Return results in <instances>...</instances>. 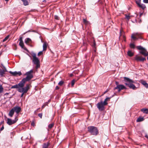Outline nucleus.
I'll use <instances>...</instances> for the list:
<instances>
[{
	"instance_id": "nucleus-1",
	"label": "nucleus",
	"mask_w": 148,
	"mask_h": 148,
	"mask_svg": "<svg viewBox=\"0 0 148 148\" xmlns=\"http://www.w3.org/2000/svg\"><path fill=\"white\" fill-rule=\"evenodd\" d=\"M33 72V69L28 71L25 74L26 75V77L23 78L21 81L18 84L12 86L11 88H22L23 87L25 84L27 82L29 81L33 78V75L32 73Z\"/></svg>"
},
{
	"instance_id": "nucleus-2",
	"label": "nucleus",
	"mask_w": 148,
	"mask_h": 148,
	"mask_svg": "<svg viewBox=\"0 0 148 148\" xmlns=\"http://www.w3.org/2000/svg\"><path fill=\"white\" fill-rule=\"evenodd\" d=\"M124 81L127 82L125 83V84L128 86L130 88H131L133 90H135L136 88L135 86L133 84L135 83V82L132 79L126 77H124Z\"/></svg>"
},
{
	"instance_id": "nucleus-3",
	"label": "nucleus",
	"mask_w": 148,
	"mask_h": 148,
	"mask_svg": "<svg viewBox=\"0 0 148 148\" xmlns=\"http://www.w3.org/2000/svg\"><path fill=\"white\" fill-rule=\"evenodd\" d=\"M30 88V85L27 84L26 85V86L22 88H19L18 89V91L20 92H22L21 97H22L24 93H27L28 90Z\"/></svg>"
},
{
	"instance_id": "nucleus-4",
	"label": "nucleus",
	"mask_w": 148,
	"mask_h": 148,
	"mask_svg": "<svg viewBox=\"0 0 148 148\" xmlns=\"http://www.w3.org/2000/svg\"><path fill=\"white\" fill-rule=\"evenodd\" d=\"M88 129V132L92 135H97L98 133V131L96 127L93 126H89Z\"/></svg>"
},
{
	"instance_id": "nucleus-5",
	"label": "nucleus",
	"mask_w": 148,
	"mask_h": 148,
	"mask_svg": "<svg viewBox=\"0 0 148 148\" xmlns=\"http://www.w3.org/2000/svg\"><path fill=\"white\" fill-rule=\"evenodd\" d=\"M136 48L138 50H141L139 52L140 53L145 56H148V52L145 49L141 46H137Z\"/></svg>"
},
{
	"instance_id": "nucleus-6",
	"label": "nucleus",
	"mask_w": 148,
	"mask_h": 148,
	"mask_svg": "<svg viewBox=\"0 0 148 148\" xmlns=\"http://www.w3.org/2000/svg\"><path fill=\"white\" fill-rule=\"evenodd\" d=\"M18 119L17 116H16L15 117L14 120H12L11 119L8 118L7 119V123L9 125H10L15 123L17 122Z\"/></svg>"
},
{
	"instance_id": "nucleus-7",
	"label": "nucleus",
	"mask_w": 148,
	"mask_h": 148,
	"mask_svg": "<svg viewBox=\"0 0 148 148\" xmlns=\"http://www.w3.org/2000/svg\"><path fill=\"white\" fill-rule=\"evenodd\" d=\"M104 105L103 103V101H101L100 102H98V103L97 104V108L99 111H103L105 109Z\"/></svg>"
},
{
	"instance_id": "nucleus-8",
	"label": "nucleus",
	"mask_w": 148,
	"mask_h": 148,
	"mask_svg": "<svg viewBox=\"0 0 148 148\" xmlns=\"http://www.w3.org/2000/svg\"><path fill=\"white\" fill-rule=\"evenodd\" d=\"M127 88L123 85L120 84L119 85L116 86V87H115L114 89L115 90L116 89H118V91L120 92L121 90L123 89H126Z\"/></svg>"
},
{
	"instance_id": "nucleus-9",
	"label": "nucleus",
	"mask_w": 148,
	"mask_h": 148,
	"mask_svg": "<svg viewBox=\"0 0 148 148\" xmlns=\"http://www.w3.org/2000/svg\"><path fill=\"white\" fill-rule=\"evenodd\" d=\"M22 38H23L22 37H20L19 39H18V40L20 41L19 45L21 47V48L27 51V49L24 46V44L23 42V41Z\"/></svg>"
},
{
	"instance_id": "nucleus-10",
	"label": "nucleus",
	"mask_w": 148,
	"mask_h": 148,
	"mask_svg": "<svg viewBox=\"0 0 148 148\" xmlns=\"http://www.w3.org/2000/svg\"><path fill=\"white\" fill-rule=\"evenodd\" d=\"M32 56L33 58L32 61L34 64L40 63L39 60L36 57V55L35 54H34Z\"/></svg>"
},
{
	"instance_id": "nucleus-11",
	"label": "nucleus",
	"mask_w": 148,
	"mask_h": 148,
	"mask_svg": "<svg viewBox=\"0 0 148 148\" xmlns=\"http://www.w3.org/2000/svg\"><path fill=\"white\" fill-rule=\"evenodd\" d=\"M135 59L137 62H143L144 60H146L145 58H142L141 57L138 56V55H136L135 57Z\"/></svg>"
},
{
	"instance_id": "nucleus-12",
	"label": "nucleus",
	"mask_w": 148,
	"mask_h": 148,
	"mask_svg": "<svg viewBox=\"0 0 148 148\" xmlns=\"http://www.w3.org/2000/svg\"><path fill=\"white\" fill-rule=\"evenodd\" d=\"M9 73L11 74L12 75L14 76H16L17 75L20 76L22 75V73L20 71H14V72H12L11 71H10Z\"/></svg>"
},
{
	"instance_id": "nucleus-13",
	"label": "nucleus",
	"mask_w": 148,
	"mask_h": 148,
	"mask_svg": "<svg viewBox=\"0 0 148 148\" xmlns=\"http://www.w3.org/2000/svg\"><path fill=\"white\" fill-rule=\"evenodd\" d=\"M12 108L14 111L17 114H18L21 111V108L18 106L14 107Z\"/></svg>"
},
{
	"instance_id": "nucleus-14",
	"label": "nucleus",
	"mask_w": 148,
	"mask_h": 148,
	"mask_svg": "<svg viewBox=\"0 0 148 148\" xmlns=\"http://www.w3.org/2000/svg\"><path fill=\"white\" fill-rule=\"evenodd\" d=\"M114 96V95H113L111 97H106V99H105L104 101H103V105H104L105 106L107 105L108 104V103L107 102V101L108 100H110V99L112 97H113Z\"/></svg>"
},
{
	"instance_id": "nucleus-15",
	"label": "nucleus",
	"mask_w": 148,
	"mask_h": 148,
	"mask_svg": "<svg viewBox=\"0 0 148 148\" xmlns=\"http://www.w3.org/2000/svg\"><path fill=\"white\" fill-rule=\"evenodd\" d=\"M140 82L146 88H148V84L145 81L143 80H141Z\"/></svg>"
},
{
	"instance_id": "nucleus-16",
	"label": "nucleus",
	"mask_w": 148,
	"mask_h": 148,
	"mask_svg": "<svg viewBox=\"0 0 148 148\" xmlns=\"http://www.w3.org/2000/svg\"><path fill=\"white\" fill-rule=\"evenodd\" d=\"M50 145V143L49 142L46 143H45L42 145V148H48L49 146Z\"/></svg>"
},
{
	"instance_id": "nucleus-17",
	"label": "nucleus",
	"mask_w": 148,
	"mask_h": 148,
	"mask_svg": "<svg viewBox=\"0 0 148 148\" xmlns=\"http://www.w3.org/2000/svg\"><path fill=\"white\" fill-rule=\"evenodd\" d=\"M32 40L29 38H27L25 39V42L27 45H28L29 44L32 43Z\"/></svg>"
},
{
	"instance_id": "nucleus-18",
	"label": "nucleus",
	"mask_w": 148,
	"mask_h": 148,
	"mask_svg": "<svg viewBox=\"0 0 148 148\" xmlns=\"http://www.w3.org/2000/svg\"><path fill=\"white\" fill-rule=\"evenodd\" d=\"M14 111L13 109L12 108V109L10 111L8 114V115L10 117H12L14 113Z\"/></svg>"
},
{
	"instance_id": "nucleus-19",
	"label": "nucleus",
	"mask_w": 148,
	"mask_h": 148,
	"mask_svg": "<svg viewBox=\"0 0 148 148\" xmlns=\"http://www.w3.org/2000/svg\"><path fill=\"white\" fill-rule=\"evenodd\" d=\"M141 111L143 113L148 114V109L147 108H143L141 110Z\"/></svg>"
},
{
	"instance_id": "nucleus-20",
	"label": "nucleus",
	"mask_w": 148,
	"mask_h": 148,
	"mask_svg": "<svg viewBox=\"0 0 148 148\" xmlns=\"http://www.w3.org/2000/svg\"><path fill=\"white\" fill-rule=\"evenodd\" d=\"M5 71L3 69H0V75L1 77L3 76V75L5 74Z\"/></svg>"
},
{
	"instance_id": "nucleus-21",
	"label": "nucleus",
	"mask_w": 148,
	"mask_h": 148,
	"mask_svg": "<svg viewBox=\"0 0 148 148\" xmlns=\"http://www.w3.org/2000/svg\"><path fill=\"white\" fill-rule=\"evenodd\" d=\"M134 36H136V38L138 37L139 38H141V37L140 36L141 34L140 33H137L134 34Z\"/></svg>"
},
{
	"instance_id": "nucleus-22",
	"label": "nucleus",
	"mask_w": 148,
	"mask_h": 148,
	"mask_svg": "<svg viewBox=\"0 0 148 148\" xmlns=\"http://www.w3.org/2000/svg\"><path fill=\"white\" fill-rule=\"evenodd\" d=\"M144 120V118L143 117H139L136 120L137 122H140L143 121Z\"/></svg>"
},
{
	"instance_id": "nucleus-23",
	"label": "nucleus",
	"mask_w": 148,
	"mask_h": 148,
	"mask_svg": "<svg viewBox=\"0 0 148 148\" xmlns=\"http://www.w3.org/2000/svg\"><path fill=\"white\" fill-rule=\"evenodd\" d=\"M127 53L128 56L130 57L134 55V53L130 51H129L127 52Z\"/></svg>"
},
{
	"instance_id": "nucleus-24",
	"label": "nucleus",
	"mask_w": 148,
	"mask_h": 148,
	"mask_svg": "<svg viewBox=\"0 0 148 148\" xmlns=\"http://www.w3.org/2000/svg\"><path fill=\"white\" fill-rule=\"evenodd\" d=\"M47 47V44L46 42H44L43 44V51H45L46 50Z\"/></svg>"
},
{
	"instance_id": "nucleus-25",
	"label": "nucleus",
	"mask_w": 148,
	"mask_h": 148,
	"mask_svg": "<svg viewBox=\"0 0 148 148\" xmlns=\"http://www.w3.org/2000/svg\"><path fill=\"white\" fill-rule=\"evenodd\" d=\"M83 22L84 23L85 25H88L89 23V22L87 21L86 18H84L83 19Z\"/></svg>"
},
{
	"instance_id": "nucleus-26",
	"label": "nucleus",
	"mask_w": 148,
	"mask_h": 148,
	"mask_svg": "<svg viewBox=\"0 0 148 148\" xmlns=\"http://www.w3.org/2000/svg\"><path fill=\"white\" fill-rule=\"evenodd\" d=\"M23 2L25 5H28L29 3L27 0H21Z\"/></svg>"
},
{
	"instance_id": "nucleus-27",
	"label": "nucleus",
	"mask_w": 148,
	"mask_h": 148,
	"mask_svg": "<svg viewBox=\"0 0 148 148\" xmlns=\"http://www.w3.org/2000/svg\"><path fill=\"white\" fill-rule=\"evenodd\" d=\"M139 6L143 9H144L146 8L145 5L143 3H141Z\"/></svg>"
},
{
	"instance_id": "nucleus-28",
	"label": "nucleus",
	"mask_w": 148,
	"mask_h": 148,
	"mask_svg": "<svg viewBox=\"0 0 148 148\" xmlns=\"http://www.w3.org/2000/svg\"><path fill=\"white\" fill-rule=\"evenodd\" d=\"M54 123H51L48 125V127L49 129H51L54 126Z\"/></svg>"
},
{
	"instance_id": "nucleus-29",
	"label": "nucleus",
	"mask_w": 148,
	"mask_h": 148,
	"mask_svg": "<svg viewBox=\"0 0 148 148\" xmlns=\"http://www.w3.org/2000/svg\"><path fill=\"white\" fill-rule=\"evenodd\" d=\"M64 83V82L62 80L60 81L58 83V85L60 86L62 85Z\"/></svg>"
},
{
	"instance_id": "nucleus-30",
	"label": "nucleus",
	"mask_w": 148,
	"mask_h": 148,
	"mask_svg": "<svg viewBox=\"0 0 148 148\" xmlns=\"http://www.w3.org/2000/svg\"><path fill=\"white\" fill-rule=\"evenodd\" d=\"M9 35H8L3 40V42H4L7 40L9 37Z\"/></svg>"
},
{
	"instance_id": "nucleus-31",
	"label": "nucleus",
	"mask_w": 148,
	"mask_h": 148,
	"mask_svg": "<svg viewBox=\"0 0 148 148\" xmlns=\"http://www.w3.org/2000/svg\"><path fill=\"white\" fill-rule=\"evenodd\" d=\"M75 81L74 79H73L72 80L71 82V86L72 87H73V86L75 84Z\"/></svg>"
},
{
	"instance_id": "nucleus-32",
	"label": "nucleus",
	"mask_w": 148,
	"mask_h": 148,
	"mask_svg": "<svg viewBox=\"0 0 148 148\" xmlns=\"http://www.w3.org/2000/svg\"><path fill=\"white\" fill-rule=\"evenodd\" d=\"M35 64L36 65V69H38V68H39L40 66V63L36 64Z\"/></svg>"
},
{
	"instance_id": "nucleus-33",
	"label": "nucleus",
	"mask_w": 148,
	"mask_h": 148,
	"mask_svg": "<svg viewBox=\"0 0 148 148\" xmlns=\"http://www.w3.org/2000/svg\"><path fill=\"white\" fill-rule=\"evenodd\" d=\"M83 45H84V46H83V47L84 46L85 47H84V49H83V51H85L87 49V47H86V44L85 43H83Z\"/></svg>"
},
{
	"instance_id": "nucleus-34",
	"label": "nucleus",
	"mask_w": 148,
	"mask_h": 148,
	"mask_svg": "<svg viewBox=\"0 0 148 148\" xmlns=\"http://www.w3.org/2000/svg\"><path fill=\"white\" fill-rule=\"evenodd\" d=\"M130 47L134 49L135 48V45L134 44L131 43L130 44Z\"/></svg>"
},
{
	"instance_id": "nucleus-35",
	"label": "nucleus",
	"mask_w": 148,
	"mask_h": 148,
	"mask_svg": "<svg viewBox=\"0 0 148 148\" xmlns=\"http://www.w3.org/2000/svg\"><path fill=\"white\" fill-rule=\"evenodd\" d=\"M132 38L134 40L137 39L138 38H136V36H135L134 35V34H133L131 36Z\"/></svg>"
},
{
	"instance_id": "nucleus-36",
	"label": "nucleus",
	"mask_w": 148,
	"mask_h": 148,
	"mask_svg": "<svg viewBox=\"0 0 148 148\" xmlns=\"http://www.w3.org/2000/svg\"><path fill=\"white\" fill-rule=\"evenodd\" d=\"M3 91V88L2 86H0V93H1Z\"/></svg>"
},
{
	"instance_id": "nucleus-37",
	"label": "nucleus",
	"mask_w": 148,
	"mask_h": 148,
	"mask_svg": "<svg viewBox=\"0 0 148 148\" xmlns=\"http://www.w3.org/2000/svg\"><path fill=\"white\" fill-rule=\"evenodd\" d=\"M48 104V103L47 102H46V103H45L42 106V109H43V108H44Z\"/></svg>"
},
{
	"instance_id": "nucleus-38",
	"label": "nucleus",
	"mask_w": 148,
	"mask_h": 148,
	"mask_svg": "<svg viewBox=\"0 0 148 148\" xmlns=\"http://www.w3.org/2000/svg\"><path fill=\"white\" fill-rule=\"evenodd\" d=\"M136 3L139 6L141 3H140V0H138L136 1Z\"/></svg>"
},
{
	"instance_id": "nucleus-39",
	"label": "nucleus",
	"mask_w": 148,
	"mask_h": 148,
	"mask_svg": "<svg viewBox=\"0 0 148 148\" xmlns=\"http://www.w3.org/2000/svg\"><path fill=\"white\" fill-rule=\"evenodd\" d=\"M125 18L127 20H129L130 18V16L129 15H125Z\"/></svg>"
},
{
	"instance_id": "nucleus-40",
	"label": "nucleus",
	"mask_w": 148,
	"mask_h": 148,
	"mask_svg": "<svg viewBox=\"0 0 148 148\" xmlns=\"http://www.w3.org/2000/svg\"><path fill=\"white\" fill-rule=\"evenodd\" d=\"M54 18L58 20H59V17L57 15H55L54 16Z\"/></svg>"
},
{
	"instance_id": "nucleus-41",
	"label": "nucleus",
	"mask_w": 148,
	"mask_h": 148,
	"mask_svg": "<svg viewBox=\"0 0 148 148\" xmlns=\"http://www.w3.org/2000/svg\"><path fill=\"white\" fill-rule=\"evenodd\" d=\"M42 54V51H40L39 52L38 54V55L40 56Z\"/></svg>"
},
{
	"instance_id": "nucleus-42",
	"label": "nucleus",
	"mask_w": 148,
	"mask_h": 148,
	"mask_svg": "<svg viewBox=\"0 0 148 148\" xmlns=\"http://www.w3.org/2000/svg\"><path fill=\"white\" fill-rule=\"evenodd\" d=\"M42 113H39L38 114V116L41 118H42Z\"/></svg>"
},
{
	"instance_id": "nucleus-43",
	"label": "nucleus",
	"mask_w": 148,
	"mask_h": 148,
	"mask_svg": "<svg viewBox=\"0 0 148 148\" xmlns=\"http://www.w3.org/2000/svg\"><path fill=\"white\" fill-rule=\"evenodd\" d=\"M143 2L146 3H148V0H143Z\"/></svg>"
},
{
	"instance_id": "nucleus-44",
	"label": "nucleus",
	"mask_w": 148,
	"mask_h": 148,
	"mask_svg": "<svg viewBox=\"0 0 148 148\" xmlns=\"http://www.w3.org/2000/svg\"><path fill=\"white\" fill-rule=\"evenodd\" d=\"M31 125L33 126H35V123H34V122H32L31 123Z\"/></svg>"
},
{
	"instance_id": "nucleus-45",
	"label": "nucleus",
	"mask_w": 148,
	"mask_h": 148,
	"mask_svg": "<svg viewBox=\"0 0 148 148\" xmlns=\"http://www.w3.org/2000/svg\"><path fill=\"white\" fill-rule=\"evenodd\" d=\"M4 129L3 125L0 129V131H1L3 130Z\"/></svg>"
},
{
	"instance_id": "nucleus-46",
	"label": "nucleus",
	"mask_w": 148,
	"mask_h": 148,
	"mask_svg": "<svg viewBox=\"0 0 148 148\" xmlns=\"http://www.w3.org/2000/svg\"><path fill=\"white\" fill-rule=\"evenodd\" d=\"M115 84L117 86L119 85L120 84H119V82H118L116 81L115 82Z\"/></svg>"
},
{
	"instance_id": "nucleus-47",
	"label": "nucleus",
	"mask_w": 148,
	"mask_h": 148,
	"mask_svg": "<svg viewBox=\"0 0 148 148\" xmlns=\"http://www.w3.org/2000/svg\"><path fill=\"white\" fill-rule=\"evenodd\" d=\"M59 88H60V87H59L58 86H56V87L55 89V90H58V89H59Z\"/></svg>"
},
{
	"instance_id": "nucleus-48",
	"label": "nucleus",
	"mask_w": 148,
	"mask_h": 148,
	"mask_svg": "<svg viewBox=\"0 0 148 148\" xmlns=\"http://www.w3.org/2000/svg\"><path fill=\"white\" fill-rule=\"evenodd\" d=\"M108 91V90H106L104 92L103 94H105V93H106Z\"/></svg>"
},
{
	"instance_id": "nucleus-49",
	"label": "nucleus",
	"mask_w": 148,
	"mask_h": 148,
	"mask_svg": "<svg viewBox=\"0 0 148 148\" xmlns=\"http://www.w3.org/2000/svg\"><path fill=\"white\" fill-rule=\"evenodd\" d=\"M96 43L95 42H93V46H94V47H95V45H96Z\"/></svg>"
},
{
	"instance_id": "nucleus-50",
	"label": "nucleus",
	"mask_w": 148,
	"mask_h": 148,
	"mask_svg": "<svg viewBox=\"0 0 148 148\" xmlns=\"http://www.w3.org/2000/svg\"><path fill=\"white\" fill-rule=\"evenodd\" d=\"M8 93L6 92L4 94V95H8Z\"/></svg>"
},
{
	"instance_id": "nucleus-51",
	"label": "nucleus",
	"mask_w": 148,
	"mask_h": 148,
	"mask_svg": "<svg viewBox=\"0 0 148 148\" xmlns=\"http://www.w3.org/2000/svg\"><path fill=\"white\" fill-rule=\"evenodd\" d=\"M43 2H46V0H43Z\"/></svg>"
},
{
	"instance_id": "nucleus-52",
	"label": "nucleus",
	"mask_w": 148,
	"mask_h": 148,
	"mask_svg": "<svg viewBox=\"0 0 148 148\" xmlns=\"http://www.w3.org/2000/svg\"><path fill=\"white\" fill-rule=\"evenodd\" d=\"M6 1H8L9 0H5Z\"/></svg>"
},
{
	"instance_id": "nucleus-53",
	"label": "nucleus",
	"mask_w": 148,
	"mask_h": 148,
	"mask_svg": "<svg viewBox=\"0 0 148 148\" xmlns=\"http://www.w3.org/2000/svg\"><path fill=\"white\" fill-rule=\"evenodd\" d=\"M50 101V100H49L48 101V102H49Z\"/></svg>"
},
{
	"instance_id": "nucleus-54",
	"label": "nucleus",
	"mask_w": 148,
	"mask_h": 148,
	"mask_svg": "<svg viewBox=\"0 0 148 148\" xmlns=\"http://www.w3.org/2000/svg\"><path fill=\"white\" fill-rule=\"evenodd\" d=\"M147 66H148V64H147Z\"/></svg>"
}]
</instances>
